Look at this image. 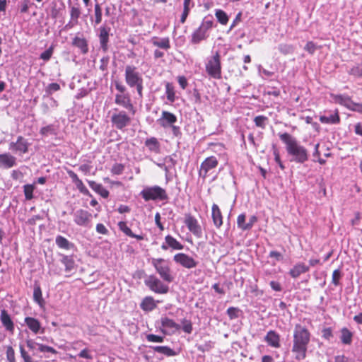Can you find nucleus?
I'll return each instance as SVG.
<instances>
[{
    "label": "nucleus",
    "instance_id": "41",
    "mask_svg": "<svg viewBox=\"0 0 362 362\" xmlns=\"http://www.w3.org/2000/svg\"><path fill=\"white\" fill-rule=\"evenodd\" d=\"M95 25H98L102 22V8L99 4H95L94 6Z\"/></svg>",
    "mask_w": 362,
    "mask_h": 362
},
{
    "label": "nucleus",
    "instance_id": "15",
    "mask_svg": "<svg viewBox=\"0 0 362 362\" xmlns=\"http://www.w3.org/2000/svg\"><path fill=\"white\" fill-rule=\"evenodd\" d=\"M115 103L130 111L132 115H134L135 109L132 103L130 95L128 93L116 94Z\"/></svg>",
    "mask_w": 362,
    "mask_h": 362
},
{
    "label": "nucleus",
    "instance_id": "60",
    "mask_svg": "<svg viewBox=\"0 0 362 362\" xmlns=\"http://www.w3.org/2000/svg\"><path fill=\"white\" fill-rule=\"evenodd\" d=\"M257 221V217L255 215L251 216L250 217L249 221L247 223V226L245 228V230H250L252 228L254 224Z\"/></svg>",
    "mask_w": 362,
    "mask_h": 362
},
{
    "label": "nucleus",
    "instance_id": "28",
    "mask_svg": "<svg viewBox=\"0 0 362 362\" xmlns=\"http://www.w3.org/2000/svg\"><path fill=\"white\" fill-rule=\"evenodd\" d=\"M88 182L90 187L103 198H107L109 196V192L101 184L92 180Z\"/></svg>",
    "mask_w": 362,
    "mask_h": 362
},
{
    "label": "nucleus",
    "instance_id": "2",
    "mask_svg": "<svg viewBox=\"0 0 362 362\" xmlns=\"http://www.w3.org/2000/svg\"><path fill=\"white\" fill-rule=\"evenodd\" d=\"M280 139L286 144L288 154L291 157V161L297 163H303L308 160V151L299 142L288 133L279 134Z\"/></svg>",
    "mask_w": 362,
    "mask_h": 362
},
{
    "label": "nucleus",
    "instance_id": "30",
    "mask_svg": "<svg viewBox=\"0 0 362 362\" xmlns=\"http://www.w3.org/2000/svg\"><path fill=\"white\" fill-rule=\"evenodd\" d=\"M72 45L81 49L83 54L88 52V43L85 38L76 36L73 39Z\"/></svg>",
    "mask_w": 362,
    "mask_h": 362
},
{
    "label": "nucleus",
    "instance_id": "10",
    "mask_svg": "<svg viewBox=\"0 0 362 362\" xmlns=\"http://www.w3.org/2000/svg\"><path fill=\"white\" fill-rule=\"evenodd\" d=\"M111 122L115 127L122 129L129 125L131 117L124 111H119L111 117Z\"/></svg>",
    "mask_w": 362,
    "mask_h": 362
},
{
    "label": "nucleus",
    "instance_id": "24",
    "mask_svg": "<svg viewBox=\"0 0 362 362\" xmlns=\"http://www.w3.org/2000/svg\"><path fill=\"white\" fill-rule=\"evenodd\" d=\"M211 218L216 228H219L223 225V216L218 206L214 204L211 207Z\"/></svg>",
    "mask_w": 362,
    "mask_h": 362
},
{
    "label": "nucleus",
    "instance_id": "49",
    "mask_svg": "<svg viewBox=\"0 0 362 362\" xmlns=\"http://www.w3.org/2000/svg\"><path fill=\"white\" fill-rule=\"evenodd\" d=\"M124 170V165L121 163H115L112 168L111 173L113 175H121Z\"/></svg>",
    "mask_w": 362,
    "mask_h": 362
},
{
    "label": "nucleus",
    "instance_id": "5",
    "mask_svg": "<svg viewBox=\"0 0 362 362\" xmlns=\"http://www.w3.org/2000/svg\"><path fill=\"white\" fill-rule=\"evenodd\" d=\"M205 68L206 73L210 77L215 79H220L221 78V56L218 52L212 57L207 58Z\"/></svg>",
    "mask_w": 362,
    "mask_h": 362
},
{
    "label": "nucleus",
    "instance_id": "21",
    "mask_svg": "<svg viewBox=\"0 0 362 362\" xmlns=\"http://www.w3.org/2000/svg\"><path fill=\"white\" fill-rule=\"evenodd\" d=\"M24 321L28 327L34 334H36L39 332L42 333L44 332V329H42L41 324L37 319L32 317H26Z\"/></svg>",
    "mask_w": 362,
    "mask_h": 362
},
{
    "label": "nucleus",
    "instance_id": "18",
    "mask_svg": "<svg viewBox=\"0 0 362 362\" xmlns=\"http://www.w3.org/2000/svg\"><path fill=\"white\" fill-rule=\"evenodd\" d=\"M17 159L10 153H4L0 154V168L10 169L16 166Z\"/></svg>",
    "mask_w": 362,
    "mask_h": 362
},
{
    "label": "nucleus",
    "instance_id": "54",
    "mask_svg": "<svg viewBox=\"0 0 362 362\" xmlns=\"http://www.w3.org/2000/svg\"><path fill=\"white\" fill-rule=\"evenodd\" d=\"M53 54V47H50L47 50L41 53L40 58L44 61H48Z\"/></svg>",
    "mask_w": 362,
    "mask_h": 362
},
{
    "label": "nucleus",
    "instance_id": "29",
    "mask_svg": "<svg viewBox=\"0 0 362 362\" xmlns=\"http://www.w3.org/2000/svg\"><path fill=\"white\" fill-rule=\"evenodd\" d=\"M33 300L40 308L44 307L45 300L42 298V290L40 285L36 283L34 284Z\"/></svg>",
    "mask_w": 362,
    "mask_h": 362
},
{
    "label": "nucleus",
    "instance_id": "62",
    "mask_svg": "<svg viewBox=\"0 0 362 362\" xmlns=\"http://www.w3.org/2000/svg\"><path fill=\"white\" fill-rule=\"evenodd\" d=\"M271 288L275 291H281L282 290V287L281 284L278 281H272L269 283Z\"/></svg>",
    "mask_w": 362,
    "mask_h": 362
},
{
    "label": "nucleus",
    "instance_id": "42",
    "mask_svg": "<svg viewBox=\"0 0 362 362\" xmlns=\"http://www.w3.org/2000/svg\"><path fill=\"white\" fill-rule=\"evenodd\" d=\"M268 121V118L263 115H259L255 117L254 122L257 127L264 129Z\"/></svg>",
    "mask_w": 362,
    "mask_h": 362
},
{
    "label": "nucleus",
    "instance_id": "9",
    "mask_svg": "<svg viewBox=\"0 0 362 362\" xmlns=\"http://www.w3.org/2000/svg\"><path fill=\"white\" fill-rule=\"evenodd\" d=\"M173 261L182 267L189 269L196 267L198 264V262L193 257L183 252L175 254L173 256Z\"/></svg>",
    "mask_w": 362,
    "mask_h": 362
},
{
    "label": "nucleus",
    "instance_id": "40",
    "mask_svg": "<svg viewBox=\"0 0 362 362\" xmlns=\"http://www.w3.org/2000/svg\"><path fill=\"white\" fill-rule=\"evenodd\" d=\"M34 189V184H27L23 186V192L27 200H31L33 198Z\"/></svg>",
    "mask_w": 362,
    "mask_h": 362
},
{
    "label": "nucleus",
    "instance_id": "59",
    "mask_svg": "<svg viewBox=\"0 0 362 362\" xmlns=\"http://www.w3.org/2000/svg\"><path fill=\"white\" fill-rule=\"evenodd\" d=\"M40 132L43 136H47L49 134L54 133V129L52 125H48L41 128Z\"/></svg>",
    "mask_w": 362,
    "mask_h": 362
},
{
    "label": "nucleus",
    "instance_id": "25",
    "mask_svg": "<svg viewBox=\"0 0 362 362\" xmlns=\"http://www.w3.org/2000/svg\"><path fill=\"white\" fill-rule=\"evenodd\" d=\"M0 320L3 325V326L6 328V330L13 332L14 330V324L12 321L10 315L8 314L7 311L4 309L1 310L0 315Z\"/></svg>",
    "mask_w": 362,
    "mask_h": 362
},
{
    "label": "nucleus",
    "instance_id": "45",
    "mask_svg": "<svg viewBox=\"0 0 362 362\" xmlns=\"http://www.w3.org/2000/svg\"><path fill=\"white\" fill-rule=\"evenodd\" d=\"M227 314L230 320L238 318L239 317L240 309L235 307H230L227 309Z\"/></svg>",
    "mask_w": 362,
    "mask_h": 362
},
{
    "label": "nucleus",
    "instance_id": "23",
    "mask_svg": "<svg viewBox=\"0 0 362 362\" xmlns=\"http://www.w3.org/2000/svg\"><path fill=\"white\" fill-rule=\"evenodd\" d=\"M310 269L309 266L303 262H298L289 271V274L291 277L296 279L300 274L306 273Z\"/></svg>",
    "mask_w": 362,
    "mask_h": 362
},
{
    "label": "nucleus",
    "instance_id": "32",
    "mask_svg": "<svg viewBox=\"0 0 362 362\" xmlns=\"http://www.w3.org/2000/svg\"><path fill=\"white\" fill-rule=\"evenodd\" d=\"M165 244L173 250H181L184 248V245L170 235L165 236Z\"/></svg>",
    "mask_w": 362,
    "mask_h": 362
},
{
    "label": "nucleus",
    "instance_id": "27",
    "mask_svg": "<svg viewBox=\"0 0 362 362\" xmlns=\"http://www.w3.org/2000/svg\"><path fill=\"white\" fill-rule=\"evenodd\" d=\"M151 42L153 45L165 50H168L170 47L169 37L160 38L158 37H153L151 39Z\"/></svg>",
    "mask_w": 362,
    "mask_h": 362
},
{
    "label": "nucleus",
    "instance_id": "52",
    "mask_svg": "<svg viewBox=\"0 0 362 362\" xmlns=\"http://www.w3.org/2000/svg\"><path fill=\"white\" fill-rule=\"evenodd\" d=\"M6 358L9 362H16L15 351L11 346L6 348Z\"/></svg>",
    "mask_w": 362,
    "mask_h": 362
},
{
    "label": "nucleus",
    "instance_id": "12",
    "mask_svg": "<svg viewBox=\"0 0 362 362\" xmlns=\"http://www.w3.org/2000/svg\"><path fill=\"white\" fill-rule=\"evenodd\" d=\"M218 161L215 156H209L206 158L201 164L199 170V175L204 179L208 175V173L218 166Z\"/></svg>",
    "mask_w": 362,
    "mask_h": 362
},
{
    "label": "nucleus",
    "instance_id": "39",
    "mask_svg": "<svg viewBox=\"0 0 362 362\" xmlns=\"http://www.w3.org/2000/svg\"><path fill=\"white\" fill-rule=\"evenodd\" d=\"M215 16L218 21L222 25H226L228 21V15L225 11L221 9H218L215 12Z\"/></svg>",
    "mask_w": 362,
    "mask_h": 362
},
{
    "label": "nucleus",
    "instance_id": "44",
    "mask_svg": "<svg viewBox=\"0 0 362 362\" xmlns=\"http://www.w3.org/2000/svg\"><path fill=\"white\" fill-rule=\"evenodd\" d=\"M349 74L355 77H362V64L354 66L349 71Z\"/></svg>",
    "mask_w": 362,
    "mask_h": 362
},
{
    "label": "nucleus",
    "instance_id": "17",
    "mask_svg": "<svg viewBox=\"0 0 362 362\" xmlns=\"http://www.w3.org/2000/svg\"><path fill=\"white\" fill-rule=\"evenodd\" d=\"M160 324L163 328L162 332L167 334L174 333L180 328V325L167 317L160 319Z\"/></svg>",
    "mask_w": 362,
    "mask_h": 362
},
{
    "label": "nucleus",
    "instance_id": "11",
    "mask_svg": "<svg viewBox=\"0 0 362 362\" xmlns=\"http://www.w3.org/2000/svg\"><path fill=\"white\" fill-rule=\"evenodd\" d=\"M29 146V142L22 136H19L16 141H12L9 144V149L18 155L28 153Z\"/></svg>",
    "mask_w": 362,
    "mask_h": 362
},
{
    "label": "nucleus",
    "instance_id": "35",
    "mask_svg": "<svg viewBox=\"0 0 362 362\" xmlns=\"http://www.w3.org/2000/svg\"><path fill=\"white\" fill-rule=\"evenodd\" d=\"M353 333L349 331L346 327H343L341 329L340 339L344 344H351L352 342Z\"/></svg>",
    "mask_w": 362,
    "mask_h": 362
},
{
    "label": "nucleus",
    "instance_id": "33",
    "mask_svg": "<svg viewBox=\"0 0 362 362\" xmlns=\"http://www.w3.org/2000/svg\"><path fill=\"white\" fill-rule=\"evenodd\" d=\"M145 145L151 152L158 153L160 151V144L158 139L155 137H151L146 139L145 141Z\"/></svg>",
    "mask_w": 362,
    "mask_h": 362
},
{
    "label": "nucleus",
    "instance_id": "51",
    "mask_svg": "<svg viewBox=\"0 0 362 362\" xmlns=\"http://www.w3.org/2000/svg\"><path fill=\"white\" fill-rule=\"evenodd\" d=\"M182 329L185 332L190 334L192 332V325L189 320L184 319L182 321Z\"/></svg>",
    "mask_w": 362,
    "mask_h": 362
},
{
    "label": "nucleus",
    "instance_id": "26",
    "mask_svg": "<svg viewBox=\"0 0 362 362\" xmlns=\"http://www.w3.org/2000/svg\"><path fill=\"white\" fill-rule=\"evenodd\" d=\"M81 16V8L78 5L70 6V21L66 26L74 27L78 23V18Z\"/></svg>",
    "mask_w": 362,
    "mask_h": 362
},
{
    "label": "nucleus",
    "instance_id": "55",
    "mask_svg": "<svg viewBox=\"0 0 362 362\" xmlns=\"http://www.w3.org/2000/svg\"><path fill=\"white\" fill-rule=\"evenodd\" d=\"M38 349L41 352H49L54 354H57V350H55L54 348L42 344H38Z\"/></svg>",
    "mask_w": 362,
    "mask_h": 362
},
{
    "label": "nucleus",
    "instance_id": "38",
    "mask_svg": "<svg viewBox=\"0 0 362 362\" xmlns=\"http://www.w3.org/2000/svg\"><path fill=\"white\" fill-rule=\"evenodd\" d=\"M165 94L167 99L173 103L175 100V93L173 85L170 83L165 84Z\"/></svg>",
    "mask_w": 362,
    "mask_h": 362
},
{
    "label": "nucleus",
    "instance_id": "34",
    "mask_svg": "<svg viewBox=\"0 0 362 362\" xmlns=\"http://www.w3.org/2000/svg\"><path fill=\"white\" fill-rule=\"evenodd\" d=\"M332 98L334 103L344 105L346 108H349L350 104H351V99L347 95H332Z\"/></svg>",
    "mask_w": 362,
    "mask_h": 362
},
{
    "label": "nucleus",
    "instance_id": "46",
    "mask_svg": "<svg viewBox=\"0 0 362 362\" xmlns=\"http://www.w3.org/2000/svg\"><path fill=\"white\" fill-rule=\"evenodd\" d=\"M320 48V47L317 46V45L315 44L313 41L308 42L304 47L305 50L310 54H313L315 52Z\"/></svg>",
    "mask_w": 362,
    "mask_h": 362
},
{
    "label": "nucleus",
    "instance_id": "53",
    "mask_svg": "<svg viewBox=\"0 0 362 362\" xmlns=\"http://www.w3.org/2000/svg\"><path fill=\"white\" fill-rule=\"evenodd\" d=\"M76 188L85 195H88L90 194L88 189L86 187L82 180L80 179L78 182L75 183Z\"/></svg>",
    "mask_w": 362,
    "mask_h": 362
},
{
    "label": "nucleus",
    "instance_id": "16",
    "mask_svg": "<svg viewBox=\"0 0 362 362\" xmlns=\"http://www.w3.org/2000/svg\"><path fill=\"white\" fill-rule=\"evenodd\" d=\"M264 340L272 348L279 349L281 347V336L275 330L268 331Z\"/></svg>",
    "mask_w": 362,
    "mask_h": 362
},
{
    "label": "nucleus",
    "instance_id": "48",
    "mask_svg": "<svg viewBox=\"0 0 362 362\" xmlns=\"http://www.w3.org/2000/svg\"><path fill=\"white\" fill-rule=\"evenodd\" d=\"M246 216L245 214H240L237 218V225L239 228L243 230H246L245 228L247 223H245Z\"/></svg>",
    "mask_w": 362,
    "mask_h": 362
},
{
    "label": "nucleus",
    "instance_id": "3",
    "mask_svg": "<svg viewBox=\"0 0 362 362\" xmlns=\"http://www.w3.org/2000/svg\"><path fill=\"white\" fill-rule=\"evenodd\" d=\"M124 78L126 83L130 88H136L139 95L141 98L143 95V78L137 71V68L132 65L126 66Z\"/></svg>",
    "mask_w": 362,
    "mask_h": 362
},
{
    "label": "nucleus",
    "instance_id": "1",
    "mask_svg": "<svg viewBox=\"0 0 362 362\" xmlns=\"http://www.w3.org/2000/svg\"><path fill=\"white\" fill-rule=\"evenodd\" d=\"M311 333L309 329L300 324H296L293 329L291 351L296 361L304 360L307 356Z\"/></svg>",
    "mask_w": 362,
    "mask_h": 362
},
{
    "label": "nucleus",
    "instance_id": "37",
    "mask_svg": "<svg viewBox=\"0 0 362 362\" xmlns=\"http://www.w3.org/2000/svg\"><path fill=\"white\" fill-rule=\"evenodd\" d=\"M57 245L62 249L69 250L73 245L66 238L58 235L55 240Z\"/></svg>",
    "mask_w": 362,
    "mask_h": 362
},
{
    "label": "nucleus",
    "instance_id": "64",
    "mask_svg": "<svg viewBox=\"0 0 362 362\" xmlns=\"http://www.w3.org/2000/svg\"><path fill=\"white\" fill-rule=\"evenodd\" d=\"M354 132L356 134L362 136V122H358L355 124Z\"/></svg>",
    "mask_w": 362,
    "mask_h": 362
},
{
    "label": "nucleus",
    "instance_id": "50",
    "mask_svg": "<svg viewBox=\"0 0 362 362\" xmlns=\"http://www.w3.org/2000/svg\"><path fill=\"white\" fill-rule=\"evenodd\" d=\"M118 227L125 235L130 237L132 235V230L127 226V223L124 221H120L118 223Z\"/></svg>",
    "mask_w": 362,
    "mask_h": 362
},
{
    "label": "nucleus",
    "instance_id": "43",
    "mask_svg": "<svg viewBox=\"0 0 362 362\" xmlns=\"http://www.w3.org/2000/svg\"><path fill=\"white\" fill-rule=\"evenodd\" d=\"M153 349L158 353L165 354L166 356H172L173 355V350L165 346H153Z\"/></svg>",
    "mask_w": 362,
    "mask_h": 362
},
{
    "label": "nucleus",
    "instance_id": "4",
    "mask_svg": "<svg viewBox=\"0 0 362 362\" xmlns=\"http://www.w3.org/2000/svg\"><path fill=\"white\" fill-rule=\"evenodd\" d=\"M152 265L163 281L168 283H170L173 281L174 276L172 274L170 264L168 260L163 258L153 259Z\"/></svg>",
    "mask_w": 362,
    "mask_h": 362
},
{
    "label": "nucleus",
    "instance_id": "58",
    "mask_svg": "<svg viewBox=\"0 0 362 362\" xmlns=\"http://www.w3.org/2000/svg\"><path fill=\"white\" fill-rule=\"evenodd\" d=\"M348 109L362 114V103H356L351 100V104H350Z\"/></svg>",
    "mask_w": 362,
    "mask_h": 362
},
{
    "label": "nucleus",
    "instance_id": "20",
    "mask_svg": "<svg viewBox=\"0 0 362 362\" xmlns=\"http://www.w3.org/2000/svg\"><path fill=\"white\" fill-rule=\"evenodd\" d=\"M177 122V117L168 111H163L160 118L158 119L160 125L164 128L170 127Z\"/></svg>",
    "mask_w": 362,
    "mask_h": 362
},
{
    "label": "nucleus",
    "instance_id": "14",
    "mask_svg": "<svg viewBox=\"0 0 362 362\" xmlns=\"http://www.w3.org/2000/svg\"><path fill=\"white\" fill-rule=\"evenodd\" d=\"M91 217V214L83 209L77 210L74 214V221L76 225L80 226H88L90 222Z\"/></svg>",
    "mask_w": 362,
    "mask_h": 362
},
{
    "label": "nucleus",
    "instance_id": "56",
    "mask_svg": "<svg viewBox=\"0 0 362 362\" xmlns=\"http://www.w3.org/2000/svg\"><path fill=\"white\" fill-rule=\"evenodd\" d=\"M341 278V272L339 269H335L332 273V283L337 286L339 284V279Z\"/></svg>",
    "mask_w": 362,
    "mask_h": 362
},
{
    "label": "nucleus",
    "instance_id": "61",
    "mask_svg": "<svg viewBox=\"0 0 362 362\" xmlns=\"http://www.w3.org/2000/svg\"><path fill=\"white\" fill-rule=\"evenodd\" d=\"M96 231L103 235H106L108 233L107 229L103 223H98L96 225Z\"/></svg>",
    "mask_w": 362,
    "mask_h": 362
},
{
    "label": "nucleus",
    "instance_id": "13",
    "mask_svg": "<svg viewBox=\"0 0 362 362\" xmlns=\"http://www.w3.org/2000/svg\"><path fill=\"white\" fill-rule=\"evenodd\" d=\"M185 223L189 230L197 238H201L202 235V227L198 221L191 214H185Z\"/></svg>",
    "mask_w": 362,
    "mask_h": 362
},
{
    "label": "nucleus",
    "instance_id": "22",
    "mask_svg": "<svg viewBox=\"0 0 362 362\" xmlns=\"http://www.w3.org/2000/svg\"><path fill=\"white\" fill-rule=\"evenodd\" d=\"M110 28H107L105 26H101L99 28V40L100 47L104 52H106L107 49V43L109 41V33Z\"/></svg>",
    "mask_w": 362,
    "mask_h": 362
},
{
    "label": "nucleus",
    "instance_id": "36",
    "mask_svg": "<svg viewBox=\"0 0 362 362\" xmlns=\"http://www.w3.org/2000/svg\"><path fill=\"white\" fill-rule=\"evenodd\" d=\"M62 263L65 267V271L66 272H71L75 267L74 260L71 256L62 255V258L61 259Z\"/></svg>",
    "mask_w": 362,
    "mask_h": 362
},
{
    "label": "nucleus",
    "instance_id": "6",
    "mask_svg": "<svg viewBox=\"0 0 362 362\" xmlns=\"http://www.w3.org/2000/svg\"><path fill=\"white\" fill-rule=\"evenodd\" d=\"M141 195L145 201L165 200L168 199L165 190L157 185L145 187L141 192Z\"/></svg>",
    "mask_w": 362,
    "mask_h": 362
},
{
    "label": "nucleus",
    "instance_id": "31",
    "mask_svg": "<svg viewBox=\"0 0 362 362\" xmlns=\"http://www.w3.org/2000/svg\"><path fill=\"white\" fill-rule=\"evenodd\" d=\"M140 306L143 310L149 312L156 308V303L152 297L147 296L143 299Z\"/></svg>",
    "mask_w": 362,
    "mask_h": 362
},
{
    "label": "nucleus",
    "instance_id": "47",
    "mask_svg": "<svg viewBox=\"0 0 362 362\" xmlns=\"http://www.w3.org/2000/svg\"><path fill=\"white\" fill-rule=\"evenodd\" d=\"M278 49L284 54L291 53L293 51V46L287 44H280Z\"/></svg>",
    "mask_w": 362,
    "mask_h": 362
},
{
    "label": "nucleus",
    "instance_id": "19",
    "mask_svg": "<svg viewBox=\"0 0 362 362\" xmlns=\"http://www.w3.org/2000/svg\"><path fill=\"white\" fill-rule=\"evenodd\" d=\"M327 115H320L319 119L321 123L326 124H337L340 122V117L337 110L333 112H327Z\"/></svg>",
    "mask_w": 362,
    "mask_h": 362
},
{
    "label": "nucleus",
    "instance_id": "8",
    "mask_svg": "<svg viewBox=\"0 0 362 362\" xmlns=\"http://www.w3.org/2000/svg\"><path fill=\"white\" fill-rule=\"evenodd\" d=\"M145 285L150 288L152 291L165 294L168 292L169 287L165 284L155 275H150L147 276L144 280Z\"/></svg>",
    "mask_w": 362,
    "mask_h": 362
},
{
    "label": "nucleus",
    "instance_id": "63",
    "mask_svg": "<svg viewBox=\"0 0 362 362\" xmlns=\"http://www.w3.org/2000/svg\"><path fill=\"white\" fill-rule=\"evenodd\" d=\"M177 81L180 87L182 89H185L187 86V81L186 78L183 76H181L178 77Z\"/></svg>",
    "mask_w": 362,
    "mask_h": 362
},
{
    "label": "nucleus",
    "instance_id": "57",
    "mask_svg": "<svg viewBox=\"0 0 362 362\" xmlns=\"http://www.w3.org/2000/svg\"><path fill=\"white\" fill-rule=\"evenodd\" d=\"M146 339L148 341H151V342L160 343V342L163 341V337L158 336V335H155V334H148L146 336Z\"/></svg>",
    "mask_w": 362,
    "mask_h": 362
},
{
    "label": "nucleus",
    "instance_id": "7",
    "mask_svg": "<svg viewBox=\"0 0 362 362\" xmlns=\"http://www.w3.org/2000/svg\"><path fill=\"white\" fill-rule=\"evenodd\" d=\"M214 22L211 19L205 18L200 26L192 33V42L199 43L207 37V32L213 27Z\"/></svg>",
    "mask_w": 362,
    "mask_h": 362
}]
</instances>
